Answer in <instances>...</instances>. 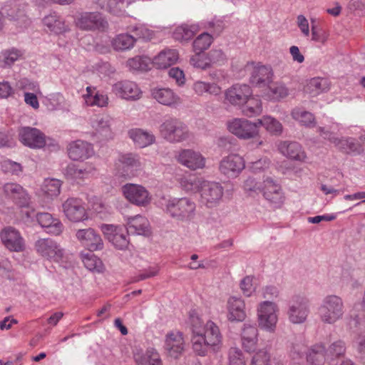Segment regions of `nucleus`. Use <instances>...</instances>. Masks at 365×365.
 <instances>
[{
  "label": "nucleus",
  "mask_w": 365,
  "mask_h": 365,
  "mask_svg": "<svg viewBox=\"0 0 365 365\" xmlns=\"http://www.w3.org/2000/svg\"><path fill=\"white\" fill-rule=\"evenodd\" d=\"M43 25L56 34H61L69 30L64 19L56 13H51L42 19Z\"/></svg>",
  "instance_id": "obj_30"
},
{
  "label": "nucleus",
  "mask_w": 365,
  "mask_h": 365,
  "mask_svg": "<svg viewBox=\"0 0 365 365\" xmlns=\"http://www.w3.org/2000/svg\"><path fill=\"white\" fill-rule=\"evenodd\" d=\"M279 152L284 155L296 160L302 161L306 158V154L301 145L295 141H282L278 145Z\"/></svg>",
  "instance_id": "obj_28"
},
{
  "label": "nucleus",
  "mask_w": 365,
  "mask_h": 365,
  "mask_svg": "<svg viewBox=\"0 0 365 365\" xmlns=\"http://www.w3.org/2000/svg\"><path fill=\"white\" fill-rule=\"evenodd\" d=\"M325 346L320 343L313 345L307 354V362L310 365H323L327 356Z\"/></svg>",
  "instance_id": "obj_39"
},
{
  "label": "nucleus",
  "mask_w": 365,
  "mask_h": 365,
  "mask_svg": "<svg viewBox=\"0 0 365 365\" xmlns=\"http://www.w3.org/2000/svg\"><path fill=\"white\" fill-rule=\"evenodd\" d=\"M272 99L279 101L289 95V89L283 83H276L269 87Z\"/></svg>",
  "instance_id": "obj_58"
},
{
  "label": "nucleus",
  "mask_w": 365,
  "mask_h": 365,
  "mask_svg": "<svg viewBox=\"0 0 365 365\" xmlns=\"http://www.w3.org/2000/svg\"><path fill=\"white\" fill-rule=\"evenodd\" d=\"M35 248L42 257L54 262L60 261L64 254L61 246L51 238L38 240L35 243Z\"/></svg>",
  "instance_id": "obj_9"
},
{
  "label": "nucleus",
  "mask_w": 365,
  "mask_h": 365,
  "mask_svg": "<svg viewBox=\"0 0 365 365\" xmlns=\"http://www.w3.org/2000/svg\"><path fill=\"white\" fill-rule=\"evenodd\" d=\"M148 227L149 222L145 217L136 215L128 219L126 228L127 232L131 235H145L149 231Z\"/></svg>",
  "instance_id": "obj_33"
},
{
  "label": "nucleus",
  "mask_w": 365,
  "mask_h": 365,
  "mask_svg": "<svg viewBox=\"0 0 365 365\" xmlns=\"http://www.w3.org/2000/svg\"><path fill=\"white\" fill-rule=\"evenodd\" d=\"M61 183L57 179H46L42 186V190L48 197H57L61 192Z\"/></svg>",
  "instance_id": "obj_49"
},
{
  "label": "nucleus",
  "mask_w": 365,
  "mask_h": 365,
  "mask_svg": "<svg viewBox=\"0 0 365 365\" xmlns=\"http://www.w3.org/2000/svg\"><path fill=\"white\" fill-rule=\"evenodd\" d=\"M207 55L210 67L213 66H222L227 61L226 54L221 49L213 48Z\"/></svg>",
  "instance_id": "obj_52"
},
{
  "label": "nucleus",
  "mask_w": 365,
  "mask_h": 365,
  "mask_svg": "<svg viewBox=\"0 0 365 365\" xmlns=\"http://www.w3.org/2000/svg\"><path fill=\"white\" fill-rule=\"evenodd\" d=\"M192 89L198 96H202L205 93L218 95L220 93V88L217 84L201 81L195 82L192 85Z\"/></svg>",
  "instance_id": "obj_43"
},
{
  "label": "nucleus",
  "mask_w": 365,
  "mask_h": 365,
  "mask_svg": "<svg viewBox=\"0 0 365 365\" xmlns=\"http://www.w3.org/2000/svg\"><path fill=\"white\" fill-rule=\"evenodd\" d=\"M129 31L134 34L135 41L138 38H142L144 40H150L153 38V32L152 30L147 28L144 24H135L130 26L128 28Z\"/></svg>",
  "instance_id": "obj_51"
},
{
  "label": "nucleus",
  "mask_w": 365,
  "mask_h": 365,
  "mask_svg": "<svg viewBox=\"0 0 365 365\" xmlns=\"http://www.w3.org/2000/svg\"><path fill=\"white\" fill-rule=\"evenodd\" d=\"M254 354L251 359L250 365H266L271 357L266 349H261Z\"/></svg>",
  "instance_id": "obj_59"
},
{
  "label": "nucleus",
  "mask_w": 365,
  "mask_h": 365,
  "mask_svg": "<svg viewBox=\"0 0 365 365\" xmlns=\"http://www.w3.org/2000/svg\"><path fill=\"white\" fill-rule=\"evenodd\" d=\"M162 137L170 143H179L187 140L190 133L187 126L176 118H168L160 125Z\"/></svg>",
  "instance_id": "obj_4"
},
{
  "label": "nucleus",
  "mask_w": 365,
  "mask_h": 365,
  "mask_svg": "<svg viewBox=\"0 0 365 365\" xmlns=\"http://www.w3.org/2000/svg\"><path fill=\"white\" fill-rule=\"evenodd\" d=\"M129 137L140 148L149 146L155 143V135L140 128H133L128 131Z\"/></svg>",
  "instance_id": "obj_32"
},
{
  "label": "nucleus",
  "mask_w": 365,
  "mask_h": 365,
  "mask_svg": "<svg viewBox=\"0 0 365 365\" xmlns=\"http://www.w3.org/2000/svg\"><path fill=\"white\" fill-rule=\"evenodd\" d=\"M117 164L122 168L123 176L134 175L133 171L140 170L143 165L141 157L135 153L119 155Z\"/></svg>",
  "instance_id": "obj_16"
},
{
  "label": "nucleus",
  "mask_w": 365,
  "mask_h": 365,
  "mask_svg": "<svg viewBox=\"0 0 365 365\" xmlns=\"http://www.w3.org/2000/svg\"><path fill=\"white\" fill-rule=\"evenodd\" d=\"M1 240L6 249L12 252H22L25 248L24 240L20 232L12 227H5L0 233Z\"/></svg>",
  "instance_id": "obj_13"
},
{
  "label": "nucleus",
  "mask_w": 365,
  "mask_h": 365,
  "mask_svg": "<svg viewBox=\"0 0 365 365\" xmlns=\"http://www.w3.org/2000/svg\"><path fill=\"white\" fill-rule=\"evenodd\" d=\"M309 304L307 300L298 298L289 306L287 315L293 324H302L309 314Z\"/></svg>",
  "instance_id": "obj_19"
},
{
  "label": "nucleus",
  "mask_w": 365,
  "mask_h": 365,
  "mask_svg": "<svg viewBox=\"0 0 365 365\" xmlns=\"http://www.w3.org/2000/svg\"><path fill=\"white\" fill-rule=\"evenodd\" d=\"M151 96L159 103L168 107H175L181 103L180 96L169 88L155 87L150 90Z\"/></svg>",
  "instance_id": "obj_22"
},
{
  "label": "nucleus",
  "mask_w": 365,
  "mask_h": 365,
  "mask_svg": "<svg viewBox=\"0 0 365 365\" xmlns=\"http://www.w3.org/2000/svg\"><path fill=\"white\" fill-rule=\"evenodd\" d=\"M272 71L271 67L257 65L253 68L250 76V83L260 86L269 83L272 81Z\"/></svg>",
  "instance_id": "obj_31"
},
{
  "label": "nucleus",
  "mask_w": 365,
  "mask_h": 365,
  "mask_svg": "<svg viewBox=\"0 0 365 365\" xmlns=\"http://www.w3.org/2000/svg\"><path fill=\"white\" fill-rule=\"evenodd\" d=\"M229 365H246L242 351L237 347H231L228 352Z\"/></svg>",
  "instance_id": "obj_56"
},
{
  "label": "nucleus",
  "mask_w": 365,
  "mask_h": 365,
  "mask_svg": "<svg viewBox=\"0 0 365 365\" xmlns=\"http://www.w3.org/2000/svg\"><path fill=\"white\" fill-rule=\"evenodd\" d=\"M76 237L90 251L101 250L103 248L101 235L93 228L78 230Z\"/></svg>",
  "instance_id": "obj_17"
},
{
  "label": "nucleus",
  "mask_w": 365,
  "mask_h": 365,
  "mask_svg": "<svg viewBox=\"0 0 365 365\" xmlns=\"http://www.w3.org/2000/svg\"><path fill=\"white\" fill-rule=\"evenodd\" d=\"M1 168L4 173L19 175L22 172V166L20 163L11 160H4L1 163Z\"/></svg>",
  "instance_id": "obj_60"
},
{
  "label": "nucleus",
  "mask_w": 365,
  "mask_h": 365,
  "mask_svg": "<svg viewBox=\"0 0 365 365\" xmlns=\"http://www.w3.org/2000/svg\"><path fill=\"white\" fill-rule=\"evenodd\" d=\"M128 234L129 233L127 232V228L120 227L113 236L109 237V242L119 250L126 249L129 245Z\"/></svg>",
  "instance_id": "obj_46"
},
{
  "label": "nucleus",
  "mask_w": 365,
  "mask_h": 365,
  "mask_svg": "<svg viewBox=\"0 0 365 365\" xmlns=\"http://www.w3.org/2000/svg\"><path fill=\"white\" fill-rule=\"evenodd\" d=\"M223 195V187L218 182L202 181L200 189L201 202L207 207L217 205Z\"/></svg>",
  "instance_id": "obj_8"
},
{
  "label": "nucleus",
  "mask_w": 365,
  "mask_h": 365,
  "mask_svg": "<svg viewBox=\"0 0 365 365\" xmlns=\"http://www.w3.org/2000/svg\"><path fill=\"white\" fill-rule=\"evenodd\" d=\"M5 195L20 207H28L31 203V197L27 190L21 185L15 182L6 183L3 187Z\"/></svg>",
  "instance_id": "obj_11"
},
{
  "label": "nucleus",
  "mask_w": 365,
  "mask_h": 365,
  "mask_svg": "<svg viewBox=\"0 0 365 365\" xmlns=\"http://www.w3.org/2000/svg\"><path fill=\"white\" fill-rule=\"evenodd\" d=\"M113 91L115 95L126 100L139 99L141 91L137 84L133 81H120L113 86Z\"/></svg>",
  "instance_id": "obj_23"
},
{
  "label": "nucleus",
  "mask_w": 365,
  "mask_h": 365,
  "mask_svg": "<svg viewBox=\"0 0 365 365\" xmlns=\"http://www.w3.org/2000/svg\"><path fill=\"white\" fill-rule=\"evenodd\" d=\"M68 154L73 160H84L93 155V147L86 141L78 140L69 144Z\"/></svg>",
  "instance_id": "obj_21"
},
{
  "label": "nucleus",
  "mask_w": 365,
  "mask_h": 365,
  "mask_svg": "<svg viewBox=\"0 0 365 365\" xmlns=\"http://www.w3.org/2000/svg\"><path fill=\"white\" fill-rule=\"evenodd\" d=\"M328 81L322 78H313L307 83L305 91L315 96L329 90Z\"/></svg>",
  "instance_id": "obj_40"
},
{
  "label": "nucleus",
  "mask_w": 365,
  "mask_h": 365,
  "mask_svg": "<svg viewBox=\"0 0 365 365\" xmlns=\"http://www.w3.org/2000/svg\"><path fill=\"white\" fill-rule=\"evenodd\" d=\"M251 88L246 84H235L226 90L225 101L234 106L240 108L252 95Z\"/></svg>",
  "instance_id": "obj_14"
},
{
  "label": "nucleus",
  "mask_w": 365,
  "mask_h": 365,
  "mask_svg": "<svg viewBox=\"0 0 365 365\" xmlns=\"http://www.w3.org/2000/svg\"><path fill=\"white\" fill-rule=\"evenodd\" d=\"M189 323L192 333V336L200 334L203 331V322L195 312L190 313Z\"/></svg>",
  "instance_id": "obj_61"
},
{
  "label": "nucleus",
  "mask_w": 365,
  "mask_h": 365,
  "mask_svg": "<svg viewBox=\"0 0 365 365\" xmlns=\"http://www.w3.org/2000/svg\"><path fill=\"white\" fill-rule=\"evenodd\" d=\"M244 301L237 297H230L227 301L228 319L234 322H242L246 317Z\"/></svg>",
  "instance_id": "obj_27"
},
{
  "label": "nucleus",
  "mask_w": 365,
  "mask_h": 365,
  "mask_svg": "<svg viewBox=\"0 0 365 365\" xmlns=\"http://www.w3.org/2000/svg\"><path fill=\"white\" fill-rule=\"evenodd\" d=\"M168 354L174 358H178L185 349L183 334L178 331H172L165 336L164 345Z\"/></svg>",
  "instance_id": "obj_18"
},
{
  "label": "nucleus",
  "mask_w": 365,
  "mask_h": 365,
  "mask_svg": "<svg viewBox=\"0 0 365 365\" xmlns=\"http://www.w3.org/2000/svg\"><path fill=\"white\" fill-rule=\"evenodd\" d=\"M112 120V118L109 115H99L93 121V127L98 132L105 131L108 133L110 131V127Z\"/></svg>",
  "instance_id": "obj_54"
},
{
  "label": "nucleus",
  "mask_w": 365,
  "mask_h": 365,
  "mask_svg": "<svg viewBox=\"0 0 365 365\" xmlns=\"http://www.w3.org/2000/svg\"><path fill=\"white\" fill-rule=\"evenodd\" d=\"M258 128L264 126L265 129L274 135H280L282 132V125L279 121L270 116H264L257 120Z\"/></svg>",
  "instance_id": "obj_45"
},
{
  "label": "nucleus",
  "mask_w": 365,
  "mask_h": 365,
  "mask_svg": "<svg viewBox=\"0 0 365 365\" xmlns=\"http://www.w3.org/2000/svg\"><path fill=\"white\" fill-rule=\"evenodd\" d=\"M311 31L312 41L321 43L322 44H324L327 42L329 34L324 29L318 26L314 20H312Z\"/></svg>",
  "instance_id": "obj_53"
},
{
  "label": "nucleus",
  "mask_w": 365,
  "mask_h": 365,
  "mask_svg": "<svg viewBox=\"0 0 365 365\" xmlns=\"http://www.w3.org/2000/svg\"><path fill=\"white\" fill-rule=\"evenodd\" d=\"M327 350V356L331 358L339 357L346 352V344L342 340L333 342Z\"/></svg>",
  "instance_id": "obj_55"
},
{
  "label": "nucleus",
  "mask_w": 365,
  "mask_h": 365,
  "mask_svg": "<svg viewBox=\"0 0 365 365\" xmlns=\"http://www.w3.org/2000/svg\"><path fill=\"white\" fill-rule=\"evenodd\" d=\"M197 31L195 26L182 24L177 27L173 32V38L180 42L187 41L191 39Z\"/></svg>",
  "instance_id": "obj_44"
},
{
  "label": "nucleus",
  "mask_w": 365,
  "mask_h": 365,
  "mask_svg": "<svg viewBox=\"0 0 365 365\" xmlns=\"http://www.w3.org/2000/svg\"><path fill=\"white\" fill-rule=\"evenodd\" d=\"M291 115L294 120L299 121L306 127L312 128L316 124L315 118L310 112L295 108L292 111Z\"/></svg>",
  "instance_id": "obj_47"
},
{
  "label": "nucleus",
  "mask_w": 365,
  "mask_h": 365,
  "mask_svg": "<svg viewBox=\"0 0 365 365\" xmlns=\"http://www.w3.org/2000/svg\"><path fill=\"white\" fill-rule=\"evenodd\" d=\"M178 59V53L175 49L161 51L153 60L155 66L158 69L167 68L175 63Z\"/></svg>",
  "instance_id": "obj_34"
},
{
  "label": "nucleus",
  "mask_w": 365,
  "mask_h": 365,
  "mask_svg": "<svg viewBox=\"0 0 365 365\" xmlns=\"http://www.w3.org/2000/svg\"><path fill=\"white\" fill-rule=\"evenodd\" d=\"M108 103V98L106 95L99 91H96L92 98L90 100L88 105L91 106H97L98 107L106 106Z\"/></svg>",
  "instance_id": "obj_63"
},
{
  "label": "nucleus",
  "mask_w": 365,
  "mask_h": 365,
  "mask_svg": "<svg viewBox=\"0 0 365 365\" xmlns=\"http://www.w3.org/2000/svg\"><path fill=\"white\" fill-rule=\"evenodd\" d=\"M178 160L191 170L202 168L205 166V158L202 155L190 149L182 150L178 155Z\"/></svg>",
  "instance_id": "obj_25"
},
{
  "label": "nucleus",
  "mask_w": 365,
  "mask_h": 365,
  "mask_svg": "<svg viewBox=\"0 0 365 365\" xmlns=\"http://www.w3.org/2000/svg\"><path fill=\"white\" fill-rule=\"evenodd\" d=\"M317 311L319 317L323 323L333 324L343 318L345 307L341 297L330 294L322 299Z\"/></svg>",
  "instance_id": "obj_2"
},
{
  "label": "nucleus",
  "mask_w": 365,
  "mask_h": 365,
  "mask_svg": "<svg viewBox=\"0 0 365 365\" xmlns=\"http://www.w3.org/2000/svg\"><path fill=\"white\" fill-rule=\"evenodd\" d=\"M335 146L347 154L358 155L363 152L361 144L357 140L352 138H338Z\"/></svg>",
  "instance_id": "obj_36"
},
{
  "label": "nucleus",
  "mask_w": 365,
  "mask_h": 365,
  "mask_svg": "<svg viewBox=\"0 0 365 365\" xmlns=\"http://www.w3.org/2000/svg\"><path fill=\"white\" fill-rule=\"evenodd\" d=\"M227 128L240 139L255 138L259 135L257 120L252 123L245 118H235L228 122Z\"/></svg>",
  "instance_id": "obj_5"
},
{
  "label": "nucleus",
  "mask_w": 365,
  "mask_h": 365,
  "mask_svg": "<svg viewBox=\"0 0 365 365\" xmlns=\"http://www.w3.org/2000/svg\"><path fill=\"white\" fill-rule=\"evenodd\" d=\"M93 252V251L88 250L86 253H82V261L86 268L88 270L100 272L103 269L102 261L97 257Z\"/></svg>",
  "instance_id": "obj_42"
},
{
  "label": "nucleus",
  "mask_w": 365,
  "mask_h": 365,
  "mask_svg": "<svg viewBox=\"0 0 365 365\" xmlns=\"http://www.w3.org/2000/svg\"><path fill=\"white\" fill-rule=\"evenodd\" d=\"M277 305L275 303L264 301L258 309L259 326L261 329L269 332H274L277 322L276 314Z\"/></svg>",
  "instance_id": "obj_6"
},
{
  "label": "nucleus",
  "mask_w": 365,
  "mask_h": 365,
  "mask_svg": "<svg viewBox=\"0 0 365 365\" xmlns=\"http://www.w3.org/2000/svg\"><path fill=\"white\" fill-rule=\"evenodd\" d=\"M165 211L173 218L188 221L194 217L195 204L187 197L173 198L166 202Z\"/></svg>",
  "instance_id": "obj_3"
},
{
  "label": "nucleus",
  "mask_w": 365,
  "mask_h": 365,
  "mask_svg": "<svg viewBox=\"0 0 365 365\" xmlns=\"http://www.w3.org/2000/svg\"><path fill=\"white\" fill-rule=\"evenodd\" d=\"M128 66L134 71H145L148 67L145 60L140 56L129 59L128 61Z\"/></svg>",
  "instance_id": "obj_62"
},
{
  "label": "nucleus",
  "mask_w": 365,
  "mask_h": 365,
  "mask_svg": "<svg viewBox=\"0 0 365 365\" xmlns=\"http://www.w3.org/2000/svg\"><path fill=\"white\" fill-rule=\"evenodd\" d=\"M193 351L198 356H205L211 350L216 351L222 342L219 327L212 321H207L203 331L191 338Z\"/></svg>",
  "instance_id": "obj_1"
},
{
  "label": "nucleus",
  "mask_w": 365,
  "mask_h": 365,
  "mask_svg": "<svg viewBox=\"0 0 365 365\" xmlns=\"http://www.w3.org/2000/svg\"><path fill=\"white\" fill-rule=\"evenodd\" d=\"M122 192L130 202L138 206H145L151 200L149 192L140 185L127 183L122 187Z\"/></svg>",
  "instance_id": "obj_7"
},
{
  "label": "nucleus",
  "mask_w": 365,
  "mask_h": 365,
  "mask_svg": "<svg viewBox=\"0 0 365 365\" xmlns=\"http://www.w3.org/2000/svg\"><path fill=\"white\" fill-rule=\"evenodd\" d=\"M76 26L86 31H94L105 29L108 26V22L98 12H83L76 19Z\"/></svg>",
  "instance_id": "obj_10"
},
{
  "label": "nucleus",
  "mask_w": 365,
  "mask_h": 365,
  "mask_svg": "<svg viewBox=\"0 0 365 365\" xmlns=\"http://www.w3.org/2000/svg\"><path fill=\"white\" fill-rule=\"evenodd\" d=\"M135 43V38L134 36L128 34H120L113 38L112 45L116 51H125L133 48Z\"/></svg>",
  "instance_id": "obj_41"
},
{
  "label": "nucleus",
  "mask_w": 365,
  "mask_h": 365,
  "mask_svg": "<svg viewBox=\"0 0 365 365\" xmlns=\"http://www.w3.org/2000/svg\"><path fill=\"white\" fill-rule=\"evenodd\" d=\"M257 341V328L250 324H244L242 331V344L245 351L247 352L256 351Z\"/></svg>",
  "instance_id": "obj_29"
},
{
  "label": "nucleus",
  "mask_w": 365,
  "mask_h": 365,
  "mask_svg": "<svg viewBox=\"0 0 365 365\" xmlns=\"http://www.w3.org/2000/svg\"><path fill=\"white\" fill-rule=\"evenodd\" d=\"M2 54L4 64L9 66L12 65L21 56L20 51L15 48L4 51Z\"/></svg>",
  "instance_id": "obj_64"
},
{
  "label": "nucleus",
  "mask_w": 365,
  "mask_h": 365,
  "mask_svg": "<svg viewBox=\"0 0 365 365\" xmlns=\"http://www.w3.org/2000/svg\"><path fill=\"white\" fill-rule=\"evenodd\" d=\"M97 6L114 15L120 14L125 4H130V0H94Z\"/></svg>",
  "instance_id": "obj_38"
},
{
  "label": "nucleus",
  "mask_w": 365,
  "mask_h": 365,
  "mask_svg": "<svg viewBox=\"0 0 365 365\" xmlns=\"http://www.w3.org/2000/svg\"><path fill=\"white\" fill-rule=\"evenodd\" d=\"M95 172V169L88 167L79 168L74 164H69L64 170L63 174L68 180H78L88 178Z\"/></svg>",
  "instance_id": "obj_37"
},
{
  "label": "nucleus",
  "mask_w": 365,
  "mask_h": 365,
  "mask_svg": "<svg viewBox=\"0 0 365 365\" xmlns=\"http://www.w3.org/2000/svg\"><path fill=\"white\" fill-rule=\"evenodd\" d=\"M240 108L242 114L248 118L259 115L262 112L261 100L259 97L254 96L252 94L247 98L245 103Z\"/></svg>",
  "instance_id": "obj_35"
},
{
  "label": "nucleus",
  "mask_w": 365,
  "mask_h": 365,
  "mask_svg": "<svg viewBox=\"0 0 365 365\" xmlns=\"http://www.w3.org/2000/svg\"><path fill=\"white\" fill-rule=\"evenodd\" d=\"M36 220L42 227L47 229L48 233L59 235L63 230L61 222L58 219L53 217L48 212H38Z\"/></svg>",
  "instance_id": "obj_26"
},
{
  "label": "nucleus",
  "mask_w": 365,
  "mask_h": 365,
  "mask_svg": "<svg viewBox=\"0 0 365 365\" xmlns=\"http://www.w3.org/2000/svg\"><path fill=\"white\" fill-rule=\"evenodd\" d=\"M63 212L71 222H81L88 219V215L82 200L78 198L70 197L62 205Z\"/></svg>",
  "instance_id": "obj_12"
},
{
  "label": "nucleus",
  "mask_w": 365,
  "mask_h": 365,
  "mask_svg": "<svg viewBox=\"0 0 365 365\" xmlns=\"http://www.w3.org/2000/svg\"><path fill=\"white\" fill-rule=\"evenodd\" d=\"M263 195L276 207H280L284 201V195L281 187L274 183L272 179L267 178L264 181Z\"/></svg>",
  "instance_id": "obj_24"
},
{
  "label": "nucleus",
  "mask_w": 365,
  "mask_h": 365,
  "mask_svg": "<svg viewBox=\"0 0 365 365\" xmlns=\"http://www.w3.org/2000/svg\"><path fill=\"white\" fill-rule=\"evenodd\" d=\"M202 181L195 175H189L181 179V186L186 191L200 192Z\"/></svg>",
  "instance_id": "obj_50"
},
{
  "label": "nucleus",
  "mask_w": 365,
  "mask_h": 365,
  "mask_svg": "<svg viewBox=\"0 0 365 365\" xmlns=\"http://www.w3.org/2000/svg\"><path fill=\"white\" fill-rule=\"evenodd\" d=\"M219 168L228 178H235L245 168V161L238 155H230L221 160Z\"/></svg>",
  "instance_id": "obj_20"
},
{
  "label": "nucleus",
  "mask_w": 365,
  "mask_h": 365,
  "mask_svg": "<svg viewBox=\"0 0 365 365\" xmlns=\"http://www.w3.org/2000/svg\"><path fill=\"white\" fill-rule=\"evenodd\" d=\"M20 141L25 145L34 148H40L45 145V136L38 129L24 127L19 130Z\"/></svg>",
  "instance_id": "obj_15"
},
{
  "label": "nucleus",
  "mask_w": 365,
  "mask_h": 365,
  "mask_svg": "<svg viewBox=\"0 0 365 365\" xmlns=\"http://www.w3.org/2000/svg\"><path fill=\"white\" fill-rule=\"evenodd\" d=\"M190 63L196 68L201 70H207L210 67L207 55H201V53H196L192 56L190 58Z\"/></svg>",
  "instance_id": "obj_57"
},
{
  "label": "nucleus",
  "mask_w": 365,
  "mask_h": 365,
  "mask_svg": "<svg viewBox=\"0 0 365 365\" xmlns=\"http://www.w3.org/2000/svg\"><path fill=\"white\" fill-rule=\"evenodd\" d=\"M212 43V36L207 32L202 33L193 41V51L196 53H202L210 46Z\"/></svg>",
  "instance_id": "obj_48"
}]
</instances>
